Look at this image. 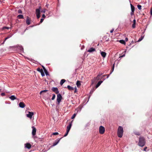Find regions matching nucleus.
<instances>
[{
  "instance_id": "1",
  "label": "nucleus",
  "mask_w": 152,
  "mask_h": 152,
  "mask_svg": "<svg viewBox=\"0 0 152 152\" xmlns=\"http://www.w3.org/2000/svg\"><path fill=\"white\" fill-rule=\"evenodd\" d=\"M145 144V138L140 136L139 138L138 145L141 147H143Z\"/></svg>"
},
{
  "instance_id": "2",
  "label": "nucleus",
  "mask_w": 152,
  "mask_h": 152,
  "mask_svg": "<svg viewBox=\"0 0 152 152\" xmlns=\"http://www.w3.org/2000/svg\"><path fill=\"white\" fill-rule=\"evenodd\" d=\"M124 132L123 129L122 127L119 126L118 129L117 134L118 137L121 138L122 137Z\"/></svg>"
},
{
  "instance_id": "3",
  "label": "nucleus",
  "mask_w": 152,
  "mask_h": 152,
  "mask_svg": "<svg viewBox=\"0 0 152 152\" xmlns=\"http://www.w3.org/2000/svg\"><path fill=\"white\" fill-rule=\"evenodd\" d=\"M102 74V73H99L96 77H94V79L92 80V84H93L97 82L98 80L101 79L100 76Z\"/></svg>"
},
{
  "instance_id": "4",
  "label": "nucleus",
  "mask_w": 152,
  "mask_h": 152,
  "mask_svg": "<svg viewBox=\"0 0 152 152\" xmlns=\"http://www.w3.org/2000/svg\"><path fill=\"white\" fill-rule=\"evenodd\" d=\"M62 99V96L60 94H58L57 95V102L56 104L58 105L59 104Z\"/></svg>"
},
{
  "instance_id": "5",
  "label": "nucleus",
  "mask_w": 152,
  "mask_h": 152,
  "mask_svg": "<svg viewBox=\"0 0 152 152\" xmlns=\"http://www.w3.org/2000/svg\"><path fill=\"white\" fill-rule=\"evenodd\" d=\"M41 9V7L40 6L39 8L37 9L36 10V14L37 17L38 19H39L40 17V12Z\"/></svg>"
},
{
  "instance_id": "6",
  "label": "nucleus",
  "mask_w": 152,
  "mask_h": 152,
  "mask_svg": "<svg viewBox=\"0 0 152 152\" xmlns=\"http://www.w3.org/2000/svg\"><path fill=\"white\" fill-rule=\"evenodd\" d=\"M32 137L34 138L35 139V135L36 134V128H35L34 126H32Z\"/></svg>"
},
{
  "instance_id": "7",
  "label": "nucleus",
  "mask_w": 152,
  "mask_h": 152,
  "mask_svg": "<svg viewBox=\"0 0 152 152\" xmlns=\"http://www.w3.org/2000/svg\"><path fill=\"white\" fill-rule=\"evenodd\" d=\"M99 132L100 134H104L105 131V129L104 127L102 126H100L99 128Z\"/></svg>"
},
{
  "instance_id": "8",
  "label": "nucleus",
  "mask_w": 152,
  "mask_h": 152,
  "mask_svg": "<svg viewBox=\"0 0 152 152\" xmlns=\"http://www.w3.org/2000/svg\"><path fill=\"white\" fill-rule=\"evenodd\" d=\"M28 113L26 114V116L31 119L32 116L34 115V113L32 112H30L29 111H28Z\"/></svg>"
},
{
  "instance_id": "9",
  "label": "nucleus",
  "mask_w": 152,
  "mask_h": 152,
  "mask_svg": "<svg viewBox=\"0 0 152 152\" xmlns=\"http://www.w3.org/2000/svg\"><path fill=\"white\" fill-rule=\"evenodd\" d=\"M82 107H83L81 105H80L75 109V112H76V114H77L78 112H80L81 111Z\"/></svg>"
},
{
  "instance_id": "10",
  "label": "nucleus",
  "mask_w": 152,
  "mask_h": 152,
  "mask_svg": "<svg viewBox=\"0 0 152 152\" xmlns=\"http://www.w3.org/2000/svg\"><path fill=\"white\" fill-rule=\"evenodd\" d=\"M52 90L57 94H59V92L57 87H53Z\"/></svg>"
},
{
  "instance_id": "11",
  "label": "nucleus",
  "mask_w": 152,
  "mask_h": 152,
  "mask_svg": "<svg viewBox=\"0 0 152 152\" xmlns=\"http://www.w3.org/2000/svg\"><path fill=\"white\" fill-rule=\"evenodd\" d=\"M62 138H61L60 139H58L57 140H56L53 143V145H52V146H54L57 145L58 142H59L60 141V140Z\"/></svg>"
},
{
  "instance_id": "12",
  "label": "nucleus",
  "mask_w": 152,
  "mask_h": 152,
  "mask_svg": "<svg viewBox=\"0 0 152 152\" xmlns=\"http://www.w3.org/2000/svg\"><path fill=\"white\" fill-rule=\"evenodd\" d=\"M72 125V122L69 123V125L67 126L66 128V131L69 132Z\"/></svg>"
},
{
  "instance_id": "13",
  "label": "nucleus",
  "mask_w": 152,
  "mask_h": 152,
  "mask_svg": "<svg viewBox=\"0 0 152 152\" xmlns=\"http://www.w3.org/2000/svg\"><path fill=\"white\" fill-rule=\"evenodd\" d=\"M26 23L27 25H29L31 24V20L28 17H27Z\"/></svg>"
},
{
  "instance_id": "14",
  "label": "nucleus",
  "mask_w": 152,
  "mask_h": 152,
  "mask_svg": "<svg viewBox=\"0 0 152 152\" xmlns=\"http://www.w3.org/2000/svg\"><path fill=\"white\" fill-rule=\"evenodd\" d=\"M18 49L20 50V51L21 52H23V47L20 45H18L17 47Z\"/></svg>"
},
{
  "instance_id": "15",
  "label": "nucleus",
  "mask_w": 152,
  "mask_h": 152,
  "mask_svg": "<svg viewBox=\"0 0 152 152\" xmlns=\"http://www.w3.org/2000/svg\"><path fill=\"white\" fill-rule=\"evenodd\" d=\"M9 98L12 100H14L15 99H18L16 97L13 95H11L10 97H9Z\"/></svg>"
},
{
  "instance_id": "16",
  "label": "nucleus",
  "mask_w": 152,
  "mask_h": 152,
  "mask_svg": "<svg viewBox=\"0 0 152 152\" xmlns=\"http://www.w3.org/2000/svg\"><path fill=\"white\" fill-rule=\"evenodd\" d=\"M19 106L20 107L22 108H23L25 107V104L23 102H20L19 104Z\"/></svg>"
},
{
  "instance_id": "17",
  "label": "nucleus",
  "mask_w": 152,
  "mask_h": 152,
  "mask_svg": "<svg viewBox=\"0 0 152 152\" xmlns=\"http://www.w3.org/2000/svg\"><path fill=\"white\" fill-rule=\"evenodd\" d=\"M25 147L28 149H30L31 147V145L28 143H26L25 145Z\"/></svg>"
},
{
  "instance_id": "18",
  "label": "nucleus",
  "mask_w": 152,
  "mask_h": 152,
  "mask_svg": "<svg viewBox=\"0 0 152 152\" xmlns=\"http://www.w3.org/2000/svg\"><path fill=\"white\" fill-rule=\"evenodd\" d=\"M100 53L102 56L104 58L106 57V53L105 52L102 51L100 52Z\"/></svg>"
},
{
  "instance_id": "19",
  "label": "nucleus",
  "mask_w": 152,
  "mask_h": 152,
  "mask_svg": "<svg viewBox=\"0 0 152 152\" xmlns=\"http://www.w3.org/2000/svg\"><path fill=\"white\" fill-rule=\"evenodd\" d=\"M95 51V48H91L88 50V52L90 53H91L92 52Z\"/></svg>"
},
{
  "instance_id": "20",
  "label": "nucleus",
  "mask_w": 152,
  "mask_h": 152,
  "mask_svg": "<svg viewBox=\"0 0 152 152\" xmlns=\"http://www.w3.org/2000/svg\"><path fill=\"white\" fill-rule=\"evenodd\" d=\"M103 81H100L98 82L97 84L96 85V88H98L100 85L101 84L103 83Z\"/></svg>"
},
{
  "instance_id": "21",
  "label": "nucleus",
  "mask_w": 152,
  "mask_h": 152,
  "mask_svg": "<svg viewBox=\"0 0 152 152\" xmlns=\"http://www.w3.org/2000/svg\"><path fill=\"white\" fill-rule=\"evenodd\" d=\"M76 85L78 87L80 86L81 85V82L80 81L77 80L76 82Z\"/></svg>"
},
{
  "instance_id": "22",
  "label": "nucleus",
  "mask_w": 152,
  "mask_h": 152,
  "mask_svg": "<svg viewBox=\"0 0 152 152\" xmlns=\"http://www.w3.org/2000/svg\"><path fill=\"white\" fill-rule=\"evenodd\" d=\"M67 88L69 90H74V88L69 85L67 86Z\"/></svg>"
},
{
  "instance_id": "23",
  "label": "nucleus",
  "mask_w": 152,
  "mask_h": 152,
  "mask_svg": "<svg viewBox=\"0 0 152 152\" xmlns=\"http://www.w3.org/2000/svg\"><path fill=\"white\" fill-rule=\"evenodd\" d=\"M130 5L132 12L133 13L134 11V6H133L131 4H130Z\"/></svg>"
},
{
  "instance_id": "24",
  "label": "nucleus",
  "mask_w": 152,
  "mask_h": 152,
  "mask_svg": "<svg viewBox=\"0 0 152 152\" xmlns=\"http://www.w3.org/2000/svg\"><path fill=\"white\" fill-rule=\"evenodd\" d=\"M66 80L65 79H62L60 82V84L61 85H62L65 82Z\"/></svg>"
},
{
  "instance_id": "25",
  "label": "nucleus",
  "mask_w": 152,
  "mask_h": 152,
  "mask_svg": "<svg viewBox=\"0 0 152 152\" xmlns=\"http://www.w3.org/2000/svg\"><path fill=\"white\" fill-rule=\"evenodd\" d=\"M17 18L19 19H23V16L22 15H19L18 16Z\"/></svg>"
},
{
  "instance_id": "26",
  "label": "nucleus",
  "mask_w": 152,
  "mask_h": 152,
  "mask_svg": "<svg viewBox=\"0 0 152 152\" xmlns=\"http://www.w3.org/2000/svg\"><path fill=\"white\" fill-rule=\"evenodd\" d=\"M119 42L123 44H125L126 43L124 40H119Z\"/></svg>"
},
{
  "instance_id": "27",
  "label": "nucleus",
  "mask_w": 152,
  "mask_h": 152,
  "mask_svg": "<svg viewBox=\"0 0 152 152\" xmlns=\"http://www.w3.org/2000/svg\"><path fill=\"white\" fill-rule=\"evenodd\" d=\"M134 133L135 134L137 135H140V133L139 132H134Z\"/></svg>"
},
{
  "instance_id": "28",
  "label": "nucleus",
  "mask_w": 152,
  "mask_h": 152,
  "mask_svg": "<svg viewBox=\"0 0 152 152\" xmlns=\"http://www.w3.org/2000/svg\"><path fill=\"white\" fill-rule=\"evenodd\" d=\"M37 70L40 72H42L43 71V70L42 69H40L39 68H37Z\"/></svg>"
},
{
  "instance_id": "29",
  "label": "nucleus",
  "mask_w": 152,
  "mask_h": 152,
  "mask_svg": "<svg viewBox=\"0 0 152 152\" xmlns=\"http://www.w3.org/2000/svg\"><path fill=\"white\" fill-rule=\"evenodd\" d=\"M55 97H56V95H55V94H53V96L52 98V100H53L54 99H55Z\"/></svg>"
},
{
  "instance_id": "30",
  "label": "nucleus",
  "mask_w": 152,
  "mask_h": 152,
  "mask_svg": "<svg viewBox=\"0 0 152 152\" xmlns=\"http://www.w3.org/2000/svg\"><path fill=\"white\" fill-rule=\"evenodd\" d=\"M137 7L139 10H140L141 9L142 6L141 5H137Z\"/></svg>"
},
{
  "instance_id": "31",
  "label": "nucleus",
  "mask_w": 152,
  "mask_h": 152,
  "mask_svg": "<svg viewBox=\"0 0 152 152\" xmlns=\"http://www.w3.org/2000/svg\"><path fill=\"white\" fill-rule=\"evenodd\" d=\"M44 72L46 75H49V74L47 70H45Z\"/></svg>"
},
{
  "instance_id": "32",
  "label": "nucleus",
  "mask_w": 152,
  "mask_h": 152,
  "mask_svg": "<svg viewBox=\"0 0 152 152\" xmlns=\"http://www.w3.org/2000/svg\"><path fill=\"white\" fill-rule=\"evenodd\" d=\"M48 91V90H43V91H41L40 93V94H41V93H43V92H46L47 91Z\"/></svg>"
},
{
  "instance_id": "33",
  "label": "nucleus",
  "mask_w": 152,
  "mask_h": 152,
  "mask_svg": "<svg viewBox=\"0 0 152 152\" xmlns=\"http://www.w3.org/2000/svg\"><path fill=\"white\" fill-rule=\"evenodd\" d=\"M143 37H141L139 39H138V42H140V41H141L142 39H143Z\"/></svg>"
},
{
  "instance_id": "34",
  "label": "nucleus",
  "mask_w": 152,
  "mask_h": 152,
  "mask_svg": "<svg viewBox=\"0 0 152 152\" xmlns=\"http://www.w3.org/2000/svg\"><path fill=\"white\" fill-rule=\"evenodd\" d=\"M114 64H113L112 69L111 70L110 72H113V70L114 69Z\"/></svg>"
},
{
  "instance_id": "35",
  "label": "nucleus",
  "mask_w": 152,
  "mask_h": 152,
  "mask_svg": "<svg viewBox=\"0 0 152 152\" xmlns=\"http://www.w3.org/2000/svg\"><path fill=\"white\" fill-rule=\"evenodd\" d=\"M76 113H74L73 115L72 116V118H71L72 119H73L74 118H75V117L76 115Z\"/></svg>"
},
{
  "instance_id": "36",
  "label": "nucleus",
  "mask_w": 152,
  "mask_h": 152,
  "mask_svg": "<svg viewBox=\"0 0 152 152\" xmlns=\"http://www.w3.org/2000/svg\"><path fill=\"white\" fill-rule=\"evenodd\" d=\"M52 134L54 135H57L58 134V132H54Z\"/></svg>"
},
{
  "instance_id": "37",
  "label": "nucleus",
  "mask_w": 152,
  "mask_h": 152,
  "mask_svg": "<svg viewBox=\"0 0 152 152\" xmlns=\"http://www.w3.org/2000/svg\"><path fill=\"white\" fill-rule=\"evenodd\" d=\"M147 147H145L143 148V151H148H148L147 150Z\"/></svg>"
},
{
  "instance_id": "38",
  "label": "nucleus",
  "mask_w": 152,
  "mask_h": 152,
  "mask_svg": "<svg viewBox=\"0 0 152 152\" xmlns=\"http://www.w3.org/2000/svg\"><path fill=\"white\" fill-rule=\"evenodd\" d=\"M40 73H41V75L42 77L45 76V74L44 73L43 71Z\"/></svg>"
},
{
  "instance_id": "39",
  "label": "nucleus",
  "mask_w": 152,
  "mask_h": 152,
  "mask_svg": "<svg viewBox=\"0 0 152 152\" xmlns=\"http://www.w3.org/2000/svg\"><path fill=\"white\" fill-rule=\"evenodd\" d=\"M18 13L20 14H21L22 13V10H18Z\"/></svg>"
},
{
  "instance_id": "40",
  "label": "nucleus",
  "mask_w": 152,
  "mask_h": 152,
  "mask_svg": "<svg viewBox=\"0 0 152 152\" xmlns=\"http://www.w3.org/2000/svg\"><path fill=\"white\" fill-rule=\"evenodd\" d=\"M3 29H8L10 28L9 27H3Z\"/></svg>"
},
{
  "instance_id": "41",
  "label": "nucleus",
  "mask_w": 152,
  "mask_h": 152,
  "mask_svg": "<svg viewBox=\"0 0 152 152\" xmlns=\"http://www.w3.org/2000/svg\"><path fill=\"white\" fill-rule=\"evenodd\" d=\"M69 132H68L66 131V133H65V134L64 135V137H66V136H67L69 133Z\"/></svg>"
},
{
  "instance_id": "42",
  "label": "nucleus",
  "mask_w": 152,
  "mask_h": 152,
  "mask_svg": "<svg viewBox=\"0 0 152 152\" xmlns=\"http://www.w3.org/2000/svg\"><path fill=\"white\" fill-rule=\"evenodd\" d=\"M135 24H133L132 25V27L133 28H134L135 27Z\"/></svg>"
},
{
  "instance_id": "43",
  "label": "nucleus",
  "mask_w": 152,
  "mask_h": 152,
  "mask_svg": "<svg viewBox=\"0 0 152 152\" xmlns=\"http://www.w3.org/2000/svg\"><path fill=\"white\" fill-rule=\"evenodd\" d=\"M44 20V19L43 18H42L41 19V20H40V23H42L43 22V20Z\"/></svg>"
},
{
  "instance_id": "44",
  "label": "nucleus",
  "mask_w": 152,
  "mask_h": 152,
  "mask_svg": "<svg viewBox=\"0 0 152 152\" xmlns=\"http://www.w3.org/2000/svg\"><path fill=\"white\" fill-rule=\"evenodd\" d=\"M1 95L2 96H4L5 95V94L4 93H2L1 94Z\"/></svg>"
},
{
  "instance_id": "45",
  "label": "nucleus",
  "mask_w": 152,
  "mask_h": 152,
  "mask_svg": "<svg viewBox=\"0 0 152 152\" xmlns=\"http://www.w3.org/2000/svg\"><path fill=\"white\" fill-rule=\"evenodd\" d=\"M114 28H112V29L110 30V32L111 33H112L113 32V31H114Z\"/></svg>"
},
{
  "instance_id": "46",
  "label": "nucleus",
  "mask_w": 152,
  "mask_h": 152,
  "mask_svg": "<svg viewBox=\"0 0 152 152\" xmlns=\"http://www.w3.org/2000/svg\"><path fill=\"white\" fill-rule=\"evenodd\" d=\"M125 54H123V55L121 56H120V58H122V57H123L124 56H125Z\"/></svg>"
},
{
  "instance_id": "47",
  "label": "nucleus",
  "mask_w": 152,
  "mask_h": 152,
  "mask_svg": "<svg viewBox=\"0 0 152 152\" xmlns=\"http://www.w3.org/2000/svg\"><path fill=\"white\" fill-rule=\"evenodd\" d=\"M136 20L135 19H134L133 20V24H136Z\"/></svg>"
},
{
  "instance_id": "48",
  "label": "nucleus",
  "mask_w": 152,
  "mask_h": 152,
  "mask_svg": "<svg viewBox=\"0 0 152 152\" xmlns=\"http://www.w3.org/2000/svg\"><path fill=\"white\" fill-rule=\"evenodd\" d=\"M46 10H44L42 11L41 12H43L44 13H45V12Z\"/></svg>"
},
{
  "instance_id": "49",
  "label": "nucleus",
  "mask_w": 152,
  "mask_h": 152,
  "mask_svg": "<svg viewBox=\"0 0 152 152\" xmlns=\"http://www.w3.org/2000/svg\"><path fill=\"white\" fill-rule=\"evenodd\" d=\"M7 39H8V38H7V37H6L5 39V40H4V41L3 42V44H4V42H5V41Z\"/></svg>"
},
{
  "instance_id": "50",
  "label": "nucleus",
  "mask_w": 152,
  "mask_h": 152,
  "mask_svg": "<svg viewBox=\"0 0 152 152\" xmlns=\"http://www.w3.org/2000/svg\"><path fill=\"white\" fill-rule=\"evenodd\" d=\"M150 14L151 15H152V7L151 8L150 10Z\"/></svg>"
},
{
  "instance_id": "51",
  "label": "nucleus",
  "mask_w": 152,
  "mask_h": 152,
  "mask_svg": "<svg viewBox=\"0 0 152 152\" xmlns=\"http://www.w3.org/2000/svg\"><path fill=\"white\" fill-rule=\"evenodd\" d=\"M42 67L43 68L44 70V71H45V70H46L45 68V67L43 66H42Z\"/></svg>"
},
{
  "instance_id": "52",
  "label": "nucleus",
  "mask_w": 152,
  "mask_h": 152,
  "mask_svg": "<svg viewBox=\"0 0 152 152\" xmlns=\"http://www.w3.org/2000/svg\"><path fill=\"white\" fill-rule=\"evenodd\" d=\"M42 17L43 18H45V14H43L42 15Z\"/></svg>"
},
{
  "instance_id": "53",
  "label": "nucleus",
  "mask_w": 152,
  "mask_h": 152,
  "mask_svg": "<svg viewBox=\"0 0 152 152\" xmlns=\"http://www.w3.org/2000/svg\"><path fill=\"white\" fill-rule=\"evenodd\" d=\"M128 40V39L127 37H126L125 38V41H127Z\"/></svg>"
},
{
  "instance_id": "54",
  "label": "nucleus",
  "mask_w": 152,
  "mask_h": 152,
  "mask_svg": "<svg viewBox=\"0 0 152 152\" xmlns=\"http://www.w3.org/2000/svg\"><path fill=\"white\" fill-rule=\"evenodd\" d=\"M110 75H106V76H107V78H108L109 77V76H110Z\"/></svg>"
},
{
  "instance_id": "55",
  "label": "nucleus",
  "mask_w": 152,
  "mask_h": 152,
  "mask_svg": "<svg viewBox=\"0 0 152 152\" xmlns=\"http://www.w3.org/2000/svg\"><path fill=\"white\" fill-rule=\"evenodd\" d=\"M11 37V36H8V37H7V38H8V39H9V38H10Z\"/></svg>"
},
{
  "instance_id": "56",
  "label": "nucleus",
  "mask_w": 152,
  "mask_h": 152,
  "mask_svg": "<svg viewBox=\"0 0 152 152\" xmlns=\"http://www.w3.org/2000/svg\"><path fill=\"white\" fill-rule=\"evenodd\" d=\"M75 88V92L76 91V89H77L76 87Z\"/></svg>"
},
{
  "instance_id": "57",
  "label": "nucleus",
  "mask_w": 152,
  "mask_h": 152,
  "mask_svg": "<svg viewBox=\"0 0 152 152\" xmlns=\"http://www.w3.org/2000/svg\"><path fill=\"white\" fill-rule=\"evenodd\" d=\"M112 73V72H110V75Z\"/></svg>"
},
{
  "instance_id": "58",
  "label": "nucleus",
  "mask_w": 152,
  "mask_h": 152,
  "mask_svg": "<svg viewBox=\"0 0 152 152\" xmlns=\"http://www.w3.org/2000/svg\"><path fill=\"white\" fill-rule=\"evenodd\" d=\"M48 4H47V5H46V7H48Z\"/></svg>"
},
{
  "instance_id": "59",
  "label": "nucleus",
  "mask_w": 152,
  "mask_h": 152,
  "mask_svg": "<svg viewBox=\"0 0 152 152\" xmlns=\"http://www.w3.org/2000/svg\"><path fill=\"white\" fill-rule=\"evenodd\" d=\"M106 76V75H104L103 76V77H104V76Z\"/></svg>"
},
{
  "instance_id": "60",
  "label": "nucleus",
  "mask_w": 152,
  "mask_h": 152,
  "mask_svg": "<svg viewBox=\"0 0 152 152\" xmlns=\"http://www.w3.org/2000/svg\"><path fill=\"white\" fill-rule=\"evenodd\" d=\"M93 92V91H92V92ZM91 92V91H90V93Z\"/></svg>"
}]
</instances>
